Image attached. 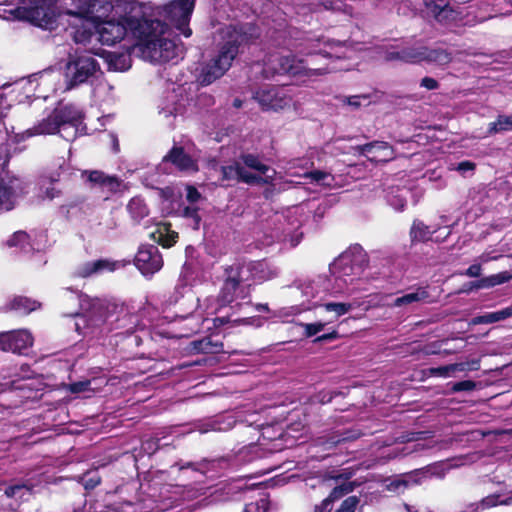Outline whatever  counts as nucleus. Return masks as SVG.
Returning <instances> with one entry per match:
<instances>
[{
	"label": "nucleus",
	"instance_id": "nucleus-15",
	"mask_svg": "<svg viewBox=\"0 0 512 512\" xmlns=\"http://www.w3.org/2000/svg\"><path fill=\"white\" fill-rule=\"evenodd\" d=\"M302 46L303 48L300 52L305 55L320 54L324 58H340L342 56H347L346 52H342L343 49L346 50V44L339 41L324 40L322 38H309L305 40Z\"/></svg>",
	"mask_w": 512,
	"mask_h": 512
},
{
	"label": "nucleus",
	"instance_id": "nucleus-18",
	"mask_svg": "<svg viewBox=\"0 0 512 512\" xmlns=\"http://www.w3.org/2000/svg\"><path fill=\"white\" fill-rule=\"evenodd\" d=\"M309 164L310 162L308 160H294L290 162L289 166L286 168V174L290 177L302 176L309 179L311 183H316L324 187H332L334 185L335 179L330 173L317 170L313 172L305 171L303 174H300L295 171L297 165L302 169L307 170L309 168Z\"/></svg>",
	"mask_w": 512,
	"mask_h": 512
},
{
	"label": "nucleus",
	"instance_id": "nucleus-64",
	"mask_svg": "<svg viewBox=\"0 0 512 512\" xmlns=\"http://www.w3.org/2000/svg\"><path fill=\"white\" fill-rule=\"evenodd\" d=\"M257 310H268V307L266 304H259L257 305Z\"/></svg>",
	"mask_w": 512,
	"mask_h": 512
},
{
	"label": "nucleus",
	"instance_id": "nucleus-26",
	"mask_svg": "<svg viewBox=\"0 0 512 512\" xmlns=\"http://www.w3.org/2000/svg\"><path fill=\"white\" fill-rule=\"evenodd\" d=\"M120 266L119 262H114L110 260H97L93 262H87L81 265L77 274L80 277H89L92 275H98L105 271L112 272L116 270Z\"/></svg>",
	"mask_w": 512,
	"mask_h": 512
},
{
	"label": "nucleus",
	"instance_id": "nucleus-63",
	"mask_svg": "<svg viewBox=\"0 0 512 512\" xmlns=\"http://www.w3.org/2000/svg\"><path fill=\"white\" fill-rule=\"evenodd\" d=\"M269 430H270V428H269V427H267V428H265V429L263 430V432H262L263 439H272V438L268 435V434H269Z\"/></svg>",
	"mask_w": 512,
	"mask_h": 512
},
{
	"label": "nucleus",
	"instance_id": "nucleus-58",
	"mask_svg": "<svg viewBox=\"0 0 512 512\" xmlns=\"http://www.w3.org/2000/svg\"><path fill=\"white\" fill-rule=\"evenodd\" d=\"M481 274V266L479 264L471 265L465 272L469 277H478Z\"/></svg>",
	"mask_w": 512,
	"mask_h": 512
},
{
	"label": "nucleus",
	"instance_id": "nucleus-22",
	"mask_svg": "<svg viewBox=\"0 0 512 512\" xmlns=\"http://www.w3.org/2000/svg\"><path fill=\"white\" fill-rule=\"evenodd\" d=\"M360 153L372 162H386L393 158V150L386 142H372L359 147Z\"/></svg>",
	"mask_w": 512,
	"mask_h": 512
},
{
	"label": "nucleus",
	"instance_id": "nucleus-54",
	"mask_svg": "<svg viewBox=\"0 0 512 512\" xmlns=\"http://www.w3.org/2000/svg\"><path fill=\"white\" fill-rule=\"evenodd\" d=\"M332 503L331 499L327 497L320 505L315 506L314 512H330L332 509Z\"/></svg>",
	"mask_w": 512,
	"mask_h": 512
},
{
	"label": "nucleus",
	"instance_id": "nucleus-28",
	"mask_svg": "<svg viewBox=\"0 0 512 512\" xmlns=\"http://www.w3.org/2000/svg\"><path fill=\"white\" fill-rule=\"evenodd\" d=\"M429 12L439 21L447 23L450 21H456L459 13L453 10L448 4H441L436 2H429L426 4Z\"/></svg>",
	"mask_w": 512,
	"mask_h": 512
},
{
	"label": "nucleus",
	"instance_id": "nucleus-23",
	"mask_svg": "<svg viewBox=\"0 0 512 512\" xmlns=\"http://www.w3.org/2000/svg\"><path fill=\"white\" fill-rule=\"evenodd\" d=\"M479 369V361L471 360L468 362L454 363L440 367L430 368L429 375L440 378L455 377L458 372L475 371Z\"/></svg>",
	"mask_w": 512,
	"mask_h": 512
},
{
	"label": "nucleus",
	"instance_id": "nucleus-16",
	"mask_svg": "<svg viewBox=\"0 0 512 512\" xmlns=\"http://www.w3.org/2000/svg\"><path fill=\"white\" fill-rule=\"evenodd\" d=\"M135 265L144 276L153 275L163 266V259L157 246L143 245L135 256Z\"/></svg>",
	"mask_w": 512,
	"mask_h": 512
},
{
	"label": "nucleus",
	"instance_id": "nucleus-60",
	"mask_svg": "<svg viewBox=\"0 0 512 512\" xmlns=\"http://www.w3.org/2000/svg\"><path fill=\"white\" fill-rule=\"evenodd\" d=\"M500 320L504 321L508 318H512V304L510 306H507L501 310H498Z\"/></svg>",
	"mask_w": 512,
	"mask_h": 512
},
{
	"label": "nucleus",
	"instance_id": "nucleus-32",
	"mask_svg": "<svg viewBox=\"0 0 512 512\" xmlns=\"http://www.w3.org/2000/svg\"><path fill=\"white\" fill-rule=\"evenodd\" d=\"M10 309L20 313H30L39 307V303L27 297L17 296L10 302Z\"/></svg>",
	"mask_w": 512,
	"mask_h": 512
},
{
	"label": "nucleus",
	"instance_id": "nucleus-12",
	"mask_svg": "<svg viewBox=\"0 0 512 512\" xmlns=\"http://www.w3.org/2000/svg\"><path fill=\"white\" fill-rule=\"evenodd\" d=\"M239 283V285H246L247 291H250V281H265L273 277V273L267 269L263 262H249V263H236L226 269Z\"/></svg>",
	"mask_w": 512,
	"mask_h": 512
},
{
	"label": "nucleus",
	"instance_id": "nucleus-59",
	"mask_svg": "<svg viewBox=\"0 0 512 512\" xmlns=\"http://www.w3.org/2000/svg\"><path fill=\"white\" fill-rule=\"evenodd\" d=\"M339 337L338 332L336 330L331 331L330 333L323 334L317 337L314 342H322L327 340L337 339Z\"/></svg>",
	"mask_w": 512,
	"mask_h": 512
},
{
	"label": "nucleus",
	"instance_id": "nucleus-52",
	"mask_svg": "<svg viewBox=\"0 0 512 512\" xmlns=\"http://www.w3.org/2000/svg\"><path fill=\"white\" fill-rule=\"evenodd\" d=\"M60 194H61V191L59 189L55 188L54 186L47 187L43 192V196L49 200H53V199L59 197Z\"/></svg>",
	"mask_w": 512,
	"mask_h": 512
},
{
	"label": "nucleus",
	"instance_id": "nucleus-31",
	"mask_svg": "<svg viewBox=\"0 0 512 512\" xmlns=\"http://www.w3.org/2000/svg\"><path fill=\"white\" fill-rule=\"evenodd\" d=\"M9 247H17L21 251L29 252L38 249L34 244L30 243V236L24 231H18L7 241Z\"/></svg>",
	"mask_w": 512,
	"mask_h": 512
},
{
	"label": "nucleus",
	"instance_id": "nucleus-42",
	"mask_svg": "<svg viewBox=\"0 0 512 512\" xmlns=\"http://www.w3.org/2000/svg\"><path fill=\"white\" fill-rule=\"evenodd\" d=\"M268 506V499L262 496L257 501L247 504L243 512H267Z\"/></svg>",
	"mask_w": 512,
	"mask_h": 512
},
{
	"label": "nucleus",
	"instance_id": "nucleus-30",
	"mask_svg": "<svg viewBox=\"0 0 512 512\" xmlns=\"http://www.w3.org/2000/svg\"><path fill=\"white\" fill-rule=\"evenodd\" d=\"M420 475L424 476L425 473L422 471H416L413 474L403 476L401 479L392 480L386 485V489L392 492H401L410 484L420 483V479L418 478Z\"/></svg>",
	"mask_w": 512,
	"mask_h": 512
},
{
	"label": "nucleus",
	"instance_id": "nucleus-57",
	"mask_svg": "<svg viewBox=\"0 0 512 512\" xmlns=\"http://www.w3.org/2000/svg\"><path fill=\"white\" fill-rule=\"evenodd\" d=\"M100 483V478L97 475H93L84 480L85 489H93Z\"/></svg>",
	"mask_w": 512,
	"mask_h": 512
},
{
	"label": "nucleus",
	"instance_id": "nucleus-38",
	"mask_svg": "<svg viewBox=\"0 0 512 512\" xmlns=\"http://www.w3.org/2000/svg\"><path fill=\"white\" fill-rule=\"evenodd\" d=\"M512 131V114L500 115L495 122L489 124V132L497 133L501 131Z\"/></svg>",
	"mask_w": 512,
	"mask_h": 512
},
{
	"label": "nucleus",
	"instance_id": "nucleus-29",
	"mask_svg": "<svg viewBox=\"0 0 512 512\" xmlns=\"http://www.w3.org/2000/svg\"><path fill=\"white\" fill-rule=\"evenodd\" d=\"M428 292L425 288H418L413 292L407 293L401 297L396 298L392 303L388 304L390 307L409 306L414 303L425 301L428 298Z\"/></svg>",
	"mask_w": 512,
	"mask_h": 512
},
{
	"label": "nucleus",
	"instance_id": "nucleus-48",
	"mask_svg": "<svg viewBox=\"0 0 512 512\" xmlns=\"http://www.w3.org/2000/svg\"><path fill=\"white\" fill-rule=\"evenodd\" d=\"M186 191V198L191 204H194L200 200L201 194L197 191L195 187L187 186Z\"/></svg>",
	"mask_w": 512,
	"mask_h": 512
},
{
	"label": "nucleus",
	"instance_id": "nucleus-61",
	"mask_svg": "<svg viewBox=\"0 0 512 512\" xmlns=\"http://www.w3.org/2000/svg\"><path fill=\"white\" fill-rule=\"evenodd\" d=\"M185 215L186 216H189V217H192L194 220H195V223L198 224L199 223V217L197 215V212H196V209L195 208H192V207H187L185 209Z\"/></svg>",
	"mask_w": 512,
	"mask_h": 512
},
{
	"label": "nucleus",
	"instance_id": "nucleus-53",
	"mask_svg": "<svg viewBox=\"0 0 512 512\" xmlns=\"http://www.w3.org/2000/svg\"><path fill=\"white\" fill-rule=\"evenodd\" d=\"M420 85L422 87L426 88L427 90H434V89L438 88V82L434 78H431V77H424L421 80Z\"/></svg>",
	"mask_w": 512,
	"mask_h": 512
},
{
	"label": "nucleus",
	"instance_id": "nucleus-17",
	"mask_svg": "<svg viewBox=\"0 0 512 512\" xmlns=\"http://www.w3.org/2000/svg\"><path fill=\"white\" fill-rule=\"evenodd\" d=\"M34 338L29 330L18 329L0 333V349L13 353H23L33 345Z\"/></svg>",
	"mask_w": 512,
	"mask_h": 512
},
{
	"label": "nucleus",
	"instance_id": "nucleus-55",
	"mask_svg": "<svg viewBox=\"0 0 512 512\" xmlns=\"http://www.w3.org/2000/svg\"><path fill=\"white\" fill-rule=\"evenodd\" d=\"M161 114H163L165 117H168L170 115L177 116L178 114L182 113V107L181 106H173V108L170 107H163L160 111Z\"/></svg>",
	"mask_w": 512,
	"mask_h": 512
},
{
	"label": "nucleus",
	"instance_id": "nucleus-50",
	"mask_svg": "<svg viewBox=\"0 0 512 512\" xmlns=\"http://www.w3.org/2000/svg\"><path fill=\"white\" fill-rule=\"evenodd\" d=\"M368 97L365 95L361 96H352L348 99V104L351 106L359 107L364 104H368Z\"/></svg>",
	"mask_w": 512,
	"mask_h": 512
},
{
	"label": "nucleus",
	"instance_id": "nucleus-35",
	"mask_svg": "<svg viewBox=\"0 0 512 512\" xmlns=\"http://www.w3.org/2000/svg\"><path fill=\"white\" fill-rule=\"evenodd\" d=\"M109 68L115 71H125L131 66L130 56L127 54H108Z\"/></svg>",
	"mask_w": 512,
	"mask_h": 512
},
{
	"label": "nucleus",
	"instance_id": "nucleus-45",
	"mask_svg": "<svg viewBox=\"0 0 512 512\" xmlns=\"http://www.w3.org/2000/svg\"><path fill=\"white\" fill-rule=\"evenodd\" d=\"M359 499L356 496L346 498L335 512H355Z\"/></svg>",
	"mask_w": 512,
	"mask_h": 512
},
{
	"label": "nucleus",
	"instance_id": "nucleus-8",
	"mask_svg": "<svg viewBox=\"0 0 512 512\" xmlns=\"http://www.w3.org/2000/svg\"><path fill=\"white\" fill-rule=\"evenodd\" d=\"M337 67H306L303 60H297L295 56L271 55L264 64L263 73L265 77H271L275 74H289L291 76H313L323 75L336 71Z\"/></svg>",
	"mask_w": 512,
	"mask_h": 512
},
{
	"label": "nucleus",
	"instance_id": "nucleus-27",
	"mask_svg": "<svg viewBox=\"0 0 512 512\" xmlns=\"http://www.w3.org/2000/svg\"><path fill=\"white\" fill-rule=\"evenodd\" d=\"M150 238L163 247H171L177 240L178 234L165 223L157 224L155 230L149 233Z\"/></svg>",
	"mask_w": 512,
	"mask_h": 512
},
{
	"label": "nucleus",
	"instance_id": "nucleus-44",
	"mask_svg": "<svg viewBox=\"0 0 512 512\" xmlns=\"http://www.w3.org/2000/svg\"><path fill=\"white\" fill-rule=\"evenodd\" d=\"M353 486L351 483H343L342 485H339L335 487L330 495L328 496L329 499H331L332 502L342 498L346 494L352 492Z\"/></svg>",
	"mask_w": 512,
	"mask_h": 512
},
{
	"label": "nucleus",
	"instance_id": "nucleus-56",
	"mask_svg": "<svg viewBox=\"0 0 512 512\" xmlns=\"http://www.w3.org/2000/svg\"><path fill=\"white\" fill-rule=\"evenodd\" d=\"M474 168H475V164L473 162L463 161L457 165L456 170L459 172L465 173L468 171H473Z\"/></svg>",
	"mask_w": 512,
	"mask_h": 512
},
{
	"label": "nucleus",
	"instance_id": "nucleus-40",
	"mask_svg": "<svg viewBox=\"0 0 512 512\" xmlns=\"http://www.w3.org/2000/svg\"><path fill=\"white\" fill-rule=\"evenodd\" d=\"M510 278L511 276L507 272L492 275L490 277L482 279L480 281L479 287H493L496 285H500L509 281Z\"/></svg>",
	"mask_w": 512,
	"mask_h": 512
},
{
	"label": "nucleus",
	"instance_id": "nucleus-4",
	"mask_svg": "<svg viewBox=\"0 0 512 512\" xmlns=\"http://www.w3.org/2000/svg\"><path fill=\"white\" fill-rule=\"evenodd\" d=\"M83 113L73 104L60 103L45 118L22 133V138L60 133L67 141L83 134Z\"/></svg>",
	"mask_w": 512,
	"mask_h": 512
},
{
	"label": "nucleus",
	"instance_id": "nucleus-19",
	"mask_svg": "<svg viewBox=\"0 0 512 512\" xmlns=\"http://www.w3.org/2000/svg\"><path fill=\"white\" fill-rule=\"evenodd\" d=\"M81 178L91 187L100 186L111 192L117 191L121 186V182L118 178L105 175L103 172L98 170L81 171Z\"/></svg>",
	"mask_w": 512,
	"mask_h": 512
},
{
	"label": "nucleus",
	"instance_id": "nucleus-24",
	"mask_svg": "<svg viewBox=\"0 0 512 512\" xmlns=\"http://www.w3.org/2000/svg\"><path fill=\"white\" fill-rule=\"evenodd\" d=\"M171 162L178 170L192 173L198 170L196 161L184 152L182 148H173L163 159V164Z\"/></svg>",
	"mask_w": 512,
	"mask_h": 512
},
{
	"label": "nucleus",
	"instance_id": "nucleus-9",
	"mask_svg": "<svg viewBox=\"0 0 512 512\" xmlns=\"http://www.w3.org/2000/svg\"><path fill=\"white\" fill-rule=\"evenodd\" d=\"M77 298L82 314H76L78 317L75 322L76 331L86 333L84 330L90 329L93 332L101 327L110 313L109 303L104 299L91 298L84 294L77 295Z\"/></svg>",
	"mask_w": 512,
	"mask_h": 512
},
{
	"label": "nucleus",
	"instance_id": "nucleus-14",
	"mask_svg": "<svg viewBox=\"0 0 512 512\" xmlns=\"http://www.w3.org/2000/svg\"><path fill=\"white\" fill-rule=\"evenodd\" d=\"M27 193V182L19 177L0 179V209L9 211L17 199Z\"/></svg>",
	"mask_w": 512,
	"mask_h": 512
},
{
	"label": "nucleus",
	"instance_id": "nucleus-43",
	"mask_svg": "<svg viewBox=\"0 0 512 512\" xmlns=\"http://www.w3.org/2000/svg\"><path fill=\"white\" fill-rule=\"evenodd\" d=\"M195 349L202 353H218L222 349V345L213 344L209 339H203L195 345Z\"/></svg>",
	"mask_w": 512,
	"mask_h": 512
},
{
	"label": "nucleus",
	"instance_id": "nucleus-49",
	"mask_svg": "<svg viewBox=\"0 0 512 512\" xmlns=\"http://www.w3.org/2000/svg\"><path fill=\"white\" fill-rule=\"evenodd\" d=\"M303 292L307 297H311V298H316L320 294L318 285L315 282L305 286Z\"/></svg>",
	"mask_w": 512,
	"mask_h": 512
},
{
	"label": "nucleus",
	"instance_id": "nucleus-36",
	"mask_svg": "<svg viewBox=\"0 0 512 512\" xmlns=\"http://www.w3.org/2000/svg\"><path fill=\"white\" fill-rule=\"evenodd\" d=\"M127 209L135 220H141L148 214V209L141 198L135 197L132 198L128 205Z\"/></svg>",
	"mask_w": 512,
	"mask_h": 512
},
{
	"label": "nucleus",
	"instance_id": "nucleus-1",
	"mask_svg": "<svg viewBox=\"0 0 512 512\" xmlns=\"http://www.w3.org/2000/svg\"><path fill=\"white\" fill-rule=\"evenodd\" d=\"M117 19L99 22L93 29L102 44L115 45L131 35L137 40L140 56L153 63L171 61L179 56L180 48L169 39L167 25L152 19L153 9L137 0H117Z\"/></svg>",
	"mask_w": 512,
	"mask_h": 512
},
{
	"label": "nucleus",
	"instance_id": "nucleus-46",
	"mask_svg": "<svg viewBox=\"0 0 512 512\" xmlns=\"http://www.w3.org/2000/svg\"><path fill=\"white\" fill-rule=\"evenodd\" d=\"M29 489L25 485H15L10 486L5 490V494L7 497H16L19 495L20 498L23 497L24 493H27Z\"/></svg>",
	"mask_w": 512,
	"mask_h": 512
},
{
	"label": "nucleus",
	"instance_id": "nucleus-11",
	"mask_svg": "<svg viewBox=\"0 0 512 512\" xmlns=\"http://www.w3.org/2000/svg\"><path fill=\"white\" fill-rule=\"evenodd\" d=\"M253 98L264 111H280L290 107L292 96L286 87L264 86L258 89Z\"/></svg>",
	"mask_w": 512,
	"mask_h": 512
},
{
	"label": "nucleus",
	"instance_id": "nucleus-51",
	"mask_svg": "<svg viewBox=\"0 0 512 512\" xmlns=\"http://www.w3.org/2000/svg\"><path fill=\"white\" fill-rule=\"evenodd\" d=\"M389 202L392 207L399 211L403 210L404 207L406 206V200L399 195L394 196L392 199L389 200Z\"/></svg>",
	"mask_w": 512,
	"mask_h": 512
},
{
	"label": "nucleus",
	"instance_id": "nucleus-6",
	"mask_svg": "<svg viewBox=\"0 0 512 512\" xmlns=\"http://www.w3.org/2000/svg\"><path fill=\"white\" fill-rule=\"evenodd\" d=\"M102 75L100 65L89 51L70 55L65 67V88L71 90L81 84L92 82Z\"/></svg>",
	"mask_w": 512,
	"mask_h": 512
},
{
	"label": "nucleus",
	"instance_id": "nucleus-41",
	"mask_svg": "<svg viewBox=\"0 0 512 512\" xmlns=\"http://www.w3.org/2000/svg\"><path fill=\"white\" fill-rule=\"evenodd\" d=\"M500 316L498 311L485 313L483 315L476 316L471 319L472 325H479V324H492L496 322H500Z\"/></svg>",
	"mask_w": 512,
	"mask_h": 512
},
{
	"label": "nucleus",
	"instance_id": "nucleus-13",
	"mask_svg": "<svg viewBox=\"0 0 512 512\" xmlns=\"http://www.w3.org/2000/svg\"><path fill=\"white\" fill-rule=\"evenodd\" d=\"M320 307L330 314L327 319L319 320L314 323L300 324V326L304 329V335L308 338L322 332L328 324L336 321L339 317L345 315L352 309V305L350 303L342 302H328L320 305Z\"/></svg>",
	"mask_w": 512,
	"mask_h": 512
},
{
	"label": "nucleus",
	"instance_id": "nucleus-3",
	"mask_svg": "<svg viewBox=\"0 0 512 512\" xmlns=\"http://www.w3.org/2000/svg\"><path fill=\"white\" fill-rule=\"evenodd\" d=\"M227 26L222 30L224 44L207 64H205L198 76L202 85H209L220 78L231 67L233 60L238 54L239 47L255 36V29L252 27Z\"/></svg>",
	"mask_w": 512,
	"mask_h": 512
},
{
	"label": "nucleus",
	"instance_id": "nucleus-20",
	"mask_svg": "<svg viewBox=\"0 0 512 512\" xmlns=\"http://www.w3.org/2000/svg\"><path fill=\"white\" fill-rule=\"evenodd\" d=\"M222 286L219 294L220 306H225L234 301V299L240 297L245 298L248 295L247 286L239 285V283L229 273Z\"/></svg>",
	"mask_w": 512,
	"mask_h": 512
},
{
	"label": "nucleus",
	"instance_id": "nucleus-34",
	"mask_svg": "<svg viewBox=\"0 0 512 512\" xmlns=\"http://www.w3.org/2000/svg\"><path fill=\"white\" fill-rule=\"evenodd\" d=\"M435 230H431L430 227L425 225L421 221H414L410 235L413 241H426L429 240Z\"/></svg>",
	"mask_w": 512,
	"mask_h": 512
},
{
	"label": "nucleus",
	"instance_id": "nucleus-39",
	"mask_svg": "<svg viewBox=\"0 0 512 512\" xmlns=\"http://www.w3.org/2000/svg\"><path fill=\"white\" fill-rule=\"evenodd\" d=\"M60 78H61L60 72L55 71V70H46V71H43L42 73H40V75H39V80H40L39 85L47 86V85L53 84L54 85L53 91H57L58 89H60V87H56L55 82L59 81Z\"/></svg>",
	"mask_w": 512,
	"mask_h": 512
},
{
	"label": "nucleus",
	"instance_id": "nucleus-10",
	"mask_svg": "<svg viewBox=\"0 0 512 512\" xmlns=\"http://www.w3.org/2000/svg\"><path fill=\"white\" fill-rule=\"evenodd\" d=\"M195 0H174L163 8V15L182 35L190 37L189 21L194 10Z\"/></svg>",
	"mask_w": 512,
	"mask_h": 512
},
{
	"label": "nucleus",
	"instance_id": "nucleus-7",
	"mask_svg": "<svg viewBox=\"0 0 512 512\" xmlns=\"http://www.w3.org/2000/svg\"><path fill=\"white\" fill-rule=\"evenodd\" d=\"M243 164L222 167V174L225 179H238L246 183L264 182L269 183L273 180L276 171L263 164L254 155L243 156Z\"/></svg>",
	"mask_w": 512,
	"mask_h": 512
},
{
	"label": "nucleus",
	"instance_id": "nucleus-33",
	"mask_svg": "<svg viewBox=\"0 0 512 512\" xmlns=\"http://www.w3.org/2000/svg\"><path fill=\"white\" fill-rule=\"evenodd\" d=\"M96 383V379L79 381L67 385V390L73 394H85L86 396H89L91 393L99 390L100 386H93V384Z\"/></svg>",
	"mask_w": 512,
	"mask_h": 512
},
{
	"label": "nucleus",
	"instance_id": "nucleus-25",
	"mask_svg": "<svg viewBox=\"0 0 512 512\" xmlns=\"http://www.w3.org/2000/svg\"><path fill=\"white\" fill-rule=\"evenodd\" d=\"M426 47L403 48L400 51H387L385 59L387 61L400 60L408 63H418L425 61Z\"/></svg>",
	"mask_w": 512,
	"mask_h": 512
},
{
	"label": "nucleus",
	"instance_id": "nucleus-47",
	"mask_svg": "<svg viewBox=\"0 0 512 512\" xmlns=\"http://www.w3.org/2000/svg\"><path fill=\"white\" fill-rule=\"evenodd\" d=\"M476 387V383L472 380H464L453 384L452 390L454 392L472 391Z\"/></svg>",
	"mask_w": 512,
	"mask_h": 512
},
{
	"label": "nucleus",
	"instance_id": "nucleus-62",
	"mask_svg": "<svg viewBox=\"0 0 512 512\" xmlns=\"http://www.w3.org/2000/svg\"><path fill=\"white\" fill-rule=\"evenodd\" d=\"M187 493H188L187 499H193V498L198 497L199 495L205 494V492L202 491V488L191 489V490H188Z\"/></svg>",
	"mask_w": 512,
	"mask_h": 512
},
{
	"label": "nucleus",
	"instance_id": "nucleus-37",
	"mask_svg": "<svg viewBox=\"0 0 512 512\" xmlns=\"http://www.w3.org/2000/svg\"><path fill=\"white\" fill-rule=\"evenodd\" d=\"M425 61L433 62L438 65H445L451 61V56L448 52L442 49H428L426 48Z\"/></svg>",
	"mask_w": 512,
	"mask_h": 512
},
{
	"label": "nucleus",
	"instance_id": "nucleus-2",
	"mask_svg": "<svg viewBox=\"0 0 512 512\" xmlns=\"http://www.w3.org/2000/svg\"><path fill=\"white\" fill-rule=\"evenodd\" d=\"M19 1L22 6L10 11L14 17L46 30L55 29L58 20L65 21L76 43L88 42L93 28L107 20L106 17L115 10V4L110 0H78L74 9L66 10L57 17L52 0Z\"/></svg>",
	"mask_w": 512,
	"mask_h": 512
},
{
	"label": "nucleus",
	"instance_id": "nucleus-5",
	"mask_svg": "<svg viewBox=\"0 0 512 512\" xmlns=\"http://www.w3.org/2000/svg\"><path fill=\"white\" fill-rule=\"evenodd\" d=\"M366 256L360 246H354L343 252L330 265L334 285L330 294L338 295L348 292L363 272Z\"/></svg>",
	"mask_w": 512,
	"mask_h": 512
},
{
	"label": "nucleus",
	"instance_id": "nucleus-21",
	"mask_svg": "<svg viewBox=\"0 0 512 512\" xmlns=\"http://www.w3.org/2000/svg\"><path fill=\"white\" fill-rule=\"evenodd\" d=\"M287 226L284 229V240L289 239L292 246H296L302 237V233L299 232L304 218L299 207H295L289 211L287 217Z\"/></svg>",
	"mask_w": 512,
	"mask_h": 512
}]
</instances>
